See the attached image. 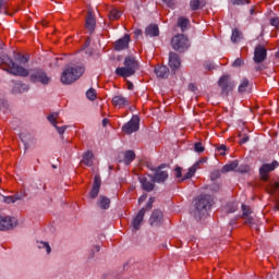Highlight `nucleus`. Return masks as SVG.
I'll use <instances>...</instances> for the list:
<instances>
[{
  "label": "nucleus",
  "instance_id": "nucleus-53",
  "mask_svg": "<svg viewBox=\"0 0 279 279\" xmlns=\"http://www.w3.org/2000/svg\"><path fill=\"white\" fill-rule=\"evenodd\" d=\"M218 151H226V145H221L218 147Z\"/></svg>",
  "mask_w": 279,
  "mask_h": 279
},
{
  "label": "nucleus",
  "instance_id": "nucleus-63",
  "mask_svg": "<svg viewBox=\"0 0 279 279\" xmlns=\"http://www.w3.org/2000/svg\"><path fill=\"white\" fill-rule=\"evenodd\" d=\"M276 208L279 210V203L276 204Z\"/></svg>",
  "mask_w": 279,
  "mask_h": 279
},
{
  "label": "nucleus",
  "instance_id": "nucleus-14",
  "mask_svg": "<svg viewBox=\"0 0 279 279\" xmlns=\"http://www.w3.org/2000/svg\"><path fill=\"white\" fill-rule=\"evenodd\" d=\"M130 47V35H124L123 38H120L114 44L116 51H123Z\"/></svg>",
  "mask_w": 279,
  "mask_h": 279
},
{
  "label": "nucleus",
  "instance_id": "nucleus-13",
  "mask_svg": "<svg viewBox=\"0 0 279 279\" xmlns=\"http://www.w3.org/2000/svg\"><path fill=\"white\" fill-rule=\"evenodd\" d=\"M112 106L119 109L128 108V106H130V100L121 95H117L112 98Z\"/></svg>",
  "mask_w": 279,
  "mask_h": 279
},
{
  "label": "nucleus",
  "instance_id": "nucleus-49",
  "mask_svg": "<svg viewBox=\"0 0 279 279\" xmlns=\"http://www.w3.org/2000/svg\"><path fill=\"white\" fill-rule=\"evenodd\" d=\"M189 90H191L192 93H196L197 90V85H195L194 83H191L189 85Z\"/></svg>",
  "mask_w": 279,
  "mask_h": 279
},
{
  "label": "nucleus",
  "instance_id": "nucleus-35",
  "mask_svg": "<svg viewBox=\"0 0 279 279\" xmlns=\"http://www.w3.org/2000/svg\"><path fill=\"white\" fill-rule=\"evenodd\" d=\"M48 121L56 126L58 124V113H51L50 116H48Z\"/></svg>",
  "mask_w": 279,
  "mask_h": 279
},
{
  "label": "nucleus",
  "instance_id": "nucleus-51",
  "mask_svg": "<svg viewBox=\"0 0 279 279\" xmlns=\"http://www.w3.org/2000/svg\"><path fill=\"white\" fill-rule=\"evenodd\" d=\"M128 89L129 90H134V84H132V82L128 81Z\"/></svg>",
  "mask_w": 279,
  "mask_h": 279
},
{
  "label": "nucleus",
  "instance_id": "nucleus-26",
  "mask_svg": "<svg viewBox=\"0 0 279 279\" xmlns=\"http://www.w3.org/2000/svg\"><path fill=\"white\" fill-rule=\"evenodd\" d=\"M191 24V21L184 16L178 19V27H180L183 32H186V28Z\"/></svg>",
  "mask_w": 279,
  "mask_h": 279
},
{
  "label": "nucleus",
  "instance_id": "nucleus-18",
  "mask_svg": "<svg viewBox=\"0 0 279 279\" xmlns=\"http://www.w3.org/2000/svg\"><path fill=\"white\" fill-rule=\"evenodd\" d=\"M252 90V85L250 84V80L247 78H242L240 81V85L238 87V93H240L241 95L245 94V93H250Z\"/></svg>",
  "mask_w": 279,
  "mask_h": 279
},
{
  "label": "nucleus",
  "instance_id": "nucleus-25",
  "mask_svg": "<svg viewBox=\"0 0 279 279\" xmlns=\"http://www.w3.org/2000/svg\"><path fill=\"white\" fill-rule=\"evenodd\" d=\"M236 167H239V161H231L222 167L221 173H230V171H234Z\"/></svg>",
  "mask_w": 279,
  "mask_h": 279
},
{
  "label": "nucleus",
  "instance_id": "nucleus-42",
  "mask_svg": "<svg viewBox=\"0 0 279 279\" xmlns=\"http://www.w3.org/2000/svg\"><path fill=\"white\" fill-rule=\"evenodd\" d=\"M244 219H245L244 223L246 226H254L255 222H254V218L253 217L248 216V217H245Z\"/></svg>",
  "mask_w": 279,
  "mask_h": 279
},
{
  "label": "nucleus",
  "instance_id": "nucleus-3",
  "mask_svg": "<svg viewBox=\"0 0 279 279\" xmlns=\"http://www.w3.org/2000/svg\"><path fill=\"white\" fill-rule=\"evenodd\" d=\"M138 71V61L134 57H125L124 66L116 69V75L119 77H132Z\"/></svg>",
  "mask_w": 279,
  "mask_h": 279
},
{
  "label": "nucleus",
  "instance_id": "nucleus-33",
  "mask_svg": "<svg viewBox=\"0 0 279 279\" xmlns=\"http://www.w3.org/2000/svg\"><path fill=\"white\" fill-rule=\"evenodd\" d=\"M86 97L89 101H95L97 99V90H95V88H89L86 93Z\"/></svg>",
  "mask_w": 279,
  "mask_h": 279
},
{
  "label": "nucleus",
  "instance_id": "nucleus-1",
  "mask_svg": "<svg viewBox=\"0 0 279 279\" xmlns=\"http://www.w3.org/2000/svg\"><path fill=\"white\" fill-rule=\"evenodd\" d=\"M0 66L3 71H8L11 75H19L20 77H27L29 70L16 64L8 54L0 57Z\"/></svg>",
  "mask_w": 279,
  "mask_h": 279
},
{
  "label": "nucleus",
  "instance_id": "nucleus-2",
  "mask_svg": "<svg viewBox=\"0 0 279 279\" xmlns=\"http://www.w3.org/2000/svg\"><path fill=\"white\" fill-rule=\"evenodd\" d=\"M210 206H213V198L210 195L202 194L194 201V217L195 219H202V217H206L208 215V210H210Z\"/></svg>",
  "mask_w": 279,
  "mask_h": 279
},
{
  "label": "nucleus",
  "instance_id": "nucleus-57",
  "mask_svg": "<svg viewBox=\"0 0 279 279\" xmlns=\"http://www.w3.org/2000/svg\"><path fill=\"white\" fill-rule=\"evenodd\" d=\"M255 12H256V9L253 7V8L250 10V14L253 15V14H255Z\"/></svg>",
  "mask_w": 279,
  "mask_h": 279
},
{
  "label": "nucleus",
  "instance_id": "nucleus-48",
  "mask_svg": "<svg viewBox=\"0 0 279 279\" xmlns=\"http://www.w3.org/2000/svg\"><path fill=\"white\" fill-rule=\"evenodd\" d=\"M151 206H154V198L150 197L147 202L146 209L151 210Z\"/></svg>",
  "mask_w": 279,
  "mask_h": 279
},
{
  "label": "nucleus",
  "instance_id": "nucleus-4",
  "mask_svg": "<svg viewBox=\"0 0 279 279\" xmlns=\"http://www.w3.org/2000/svg\"><path fill=\"white\" fill-rule=\"evenodd\" d=\"M81 75H84V66L77 65L73 68H68L61 74V82L65 85L73 84V82H77V78Z\"/></svg>",
  "mask_w": 279,
  "mask_h": 279
},
{
  "label": "nucleus",
  "instance_id": "nucleus-60",
  "mask_svg": "<svg viewBox=\"0 0 279 279\" xmlns=\"http://www.w3.org/2000/svg\"><path fill=\"white\" fill-rule=\"evenodd\" d=\"M90 45V39H87L85 43V47H88Z\"/></svg>",
  "mask_w": 279,
  "mask_h": 279
},
{
  "label": "nucleus",
  "instance_id": "nucleus-9",
  "mask_svg": "<svg viewBox=\"0 0 279 279\" xmlns=\"http://www.w3.org/2000/svg\"><path fill=\"white\" fill-rule=\"evenodd\" d=\"M278 167V161H272L271 163H264L259 168V175L264 182H267L269 180V173L274 171Z\"/></svg>",
  "mask_w": 279,
  "mask_h": 279
},
{
  "label": "nucleus",
  "instance_id": "nucleus-36",
  "mask_svg": "<svg viewBox=\"0 0 279 279\" xmlns=\"http://www.w3.org/2000/svg\"><path fill=\"white\" fill-rule=\"evenodd\" d=\"M242 218L250 217L252 215V209L248 206L242 205Z\"/></svg>",
  "mask_w": 279,
  "mask_h": 279
},
{
  "label": "nucleus",
  "instance_id": "nucleus-39",
  "mask_svg": "<svg viewBox=\"0 0 279 279\" xmlns=\"http://www.w3.org/2000/svg\"><path fill=\"white\" fill-rule=\"evenodd\" d=\"M233 5H245V3H250V0H231Z\"/></svg>",
  "mask_w": 279,
  "mask_h": 279
},
{
  "label": "nucleus",
  "instance_id": "nucleus-45",
  "mask_svg": "<svg viewBox=\"0 0 279 279\" xmlns=\"http://www.w3.org/2000/svg\"><path fill=\"white\" fill-rule=\"evenodd\" d=\"M17 60L21 62V64H26V62H29V58L25 56H21Z\"/></svg>",
  "mask_w": 279,
  "mask_h": 279
},
{
  "label": "nucleus",
  "instance_id": "nucleus-21",
  "mask_svg": "<svg viewBox=\"0 0 279 279\" xmlns=\"http://www.w3.org/2000/svg\"><path fill=\"white\" fill-rule=\"evenodd\" d=\"M95 15H93V12L89 11L85 21V27L86 29H88V32H95Z\"/></svg>",
  "mask_w": 279,
  "mask_h": 279
},
{
  "label": "nucleus",
  "instance_id": "nucleus-47",
  "mask_svg": "<svg viewBox=\"0 0 279 279\" xmlns=\"http://www.w3.org/2000/svg\"><path fill=\"white\" fill-rule=\"evenodd\" d=\"M174 175H175V178H182V168L178 167L174 170Z\"/></svg>",
  "mask_w": 279,
  "mask_h": 279
},
{
  "label": "nucleus",
  "instance_id": "nucleus-19",
  "mask_svg": "<svg viewBox=\"0 0 279 279\" xmlns=\"http://www.w3.org/2000/svg\"><path fill=\"white\" fill-rule=\"evenodd\" d=\"M140 182L142 184V189L144 191H147L148 193H150V191H154V187L156 186V184H154L153 180L149 181L145 177H140Z\"/></svg>",
  "mask_w": 279,
  "mask_h": 279
},
{
  "label": "nucleus",
  "instance_id": "nucleus-32",
  "mask_svg": "<svg viewBox=\"0 0 279 279\" xmlns=\"http://www.w3.org/2000/svg\"><path fill=\"white\" fill-rule=\"evenodd\" d=\"M119 19H121V11H119L118 9H112L109 12V20L110 21H119Z\"/></svg>",
  "mask_w": 279,
  "mask_h": 279
},
{
  "label": "nucleus",
  "instance_id": "nucleus-17",
  "mask_svg": "<svg viewBox=\"0 0 279 279\" xmlns=\"http://www.w3.org/2000/svg\"><path fill=\"white\" fill-rule=\"evenodd\" d=\"M145 218V208H142L135 218L133 219L132 226L134 230H141V225L143 223V219Z\"/></svg>",
  "mask_w": 279,
  "mask_h": 279
},
{
  "label": "nucleus",
  "instance_id": "nucleus-23",
  "mask_svg": "<svg viewBox=\"0 0 279 279\" xmlns=\"http://www.w3.org/2000/svg\"><path fill=\"white\" fill-rule=\"evenodd\" d=\"M94 158H95V156L93 155V151L88 150L83 155L81 165H85L86 167H93Z\"/></svg>",
  "mask_w": 279,
  "mask_h": 279
},
{
  "label": "nucleus",
  "instance_id": "nucleus-61",
  "mask_svg": "<svg viewBox=\"0 0 279 279\" xmlns=\"http://www.w3.org/2000/svg\"><path fill=\"white\" fill-rule=\"evenodd\" d=\"M275 189H279V182L275 183Z\"/></svg>",
  "mask_w": 279,
  "mask_h": 279
},
{
  "label": "nucleus",
  "instance_id": "nucleus-12",
  "mask_svg": "<svg viewBox=\"0 0 279 279\" xmlns=\"http://www.w3.org/2000/svg\"><path fill=\"white\" fill-rule=\"evenodd\" d=\"M167 178H169V172L162 170V166H161L155 169V175L151 177V181L160 184L162 182H166Z\"/></svg>",
  "mask_w": 279,
  "mask_h": 279
},
{
  "label": "nucleus",
  "instance_id": "nucleus-10",
  "mask_svg": "<svg viewBox=\"0 0 279 279\" xmlns=\"http://www.w3.org/2000/svg\"><path fill=\"white\" fill-rule=\"evenodd\" d=\"M253 60L256 64L265 62V60H267V48L263 45L256 46Z\"/></svg>",
  "mask_w": 279,
  "mask_h": 279
},
{
  "label": "nucleus",
  "instance_id": "nucleus-24",
  "mask_svg": "<svg viewBox=\"0 0 279 279\" xmlns=\"http://www.w3.org/2000/svg\"><path fill=\"white\" fill-rule=\"evenodd\" d=\"M145 34L146 36H150V37L159 36L160 29L158 28V25L151 24L148 27H146Z\"/></svg>",
  "mask_w": 279,
  "mask_h": 279
},
{
  "label": "nucleus",
  "instance_id": "nucleus-8",
  "mask_svg": "<svg viewBox=\"0 0 279 279\" xmlns=\"http://www.w3.org/2000/svg\"><path fill=\"white\" fill-rule=\"evenodd\" d=\"M16 218L10 216H0V230L5 232L7 230H14L16 228Z\"/></svg>",
  "mask_w": 279,
  "mask_h": 279
},
{
  "label": "nucleus",
  "instance_id": "nucleus-59",
  "mask_svg": "<svg viewBox=\"0 0 279 279\" xmlns=\"http://www.w3.org/2000/svg\"><path fill=\"white\" fill-rule=\"evenodd\" d=\"M238 171H239L240 173H245V171H247V168H245L244 170H242L241 168H239Z\"/></svg>",
  "mask_w": 279,
  "mask_h": 279
},
{
  "label": "nucleus",
  "instance_id": "nucleus-31",
  "mask_svg": "<svg viewBox=\"0 0 279 279\" xmlns=\"http://www.w3.org/2000/svg\"><path fill=\"white\" fill-rule=\"evenodd\" d=\"M243 38V34L241 32H239L238 28H234L232 31V35H231V40L233 43H241V39Z\"/></svg>",
  "mask_w": 279,
  "mask_h": 279
},
{
  "label": "nucleus",
  "instance_id": "nucleus-58",
  "mask_svg": "<svg viewBox=\"0 0 279 279\" xmlns=\"http://www.w3.org/2000/svg\"><path fill=\"white\" fill-rule=\"evenodd\" d=\"M145 199H147V196H142V197H140L138 202H140V203H141V202H145Z\"/></svg>",
  "mask_w": 279,
  "mask_h": 279
},
{
  "label": "nucleus",
  "instance_id": "nucleus-30",
  "mask_svg": "<svg viewBox=\"0 0 279 279\" xmlns=\"http://www.w3.org/2000/svg\"><path fill=\"white\" fill-rule=\"evenodd\" d=\"M136 158V154L133 150H126L124 153V162L125 165H130Z\"/></svg>",
  "mask_w": 279,
  "mask_h": 279
},
{
  "label": "nucleus",
  "instance_id": "nucleus-27",
  "mask_svg": "<svg viewBox=\"0 0 279 279\" xmlns=\"http://www.w3.org/2000/svg\"><path fill=\"white\" fill-rule=\"evenodd\" d=\"M98 206L100 208H102L104 210H108V208H110V198H108L106 196H100L99 202H98Z\"/></svg>",
  "mask_w": 279,
  "mask_h": 279
},
{
  "label": "nucleus",
  "instance_id": "nucleus-6",
  "mask_svg": "<svg viewBox=\"0 0 279 279\" xmlns=\"http://www.w3.org/2000/svg\"><path fill=\"white\" fill-rule=\"evenodd\" d=\"M140 128L141 118L133 116L132 119L122 126V132H124V134H134V132H138Z\"/></svg>",
  "mask_w": 279,
  "mask_h": 279
},
{
  "label": "nucleus",
  "instance_id": "nucleus-7",
  "mask_svg": "<svg viewBox=\"0 0 279 279\" xmlns=\"http://www.w3.org/2000/svg\"><path fill=\"white\" fill-rule=\"evenodd\" d=\"M218 85L221 88V95L227 96L228 93H232V90H234V83H233L232 78L230 77V75H223L219 80Z\"/></svg>",
  "mask_w": 279,
  "mask_h": 279
},
{
  "label": "nucleus",
  "instance_id": "nucleus-46",
  "mask_svg": "<svg viewBox=\"0 0 279 279\" xmlns=\"http://www.w3.org/2000/svg\"><path fill=\"white\" fill-rule=\"evenodd\" d=\"M54 128L57 129V132H59V134H63L64 132H66V126H58V124H56Z\"/></svg>",
  "mask_w": 279,
  "mask_h": 279
},
{
  "label": "nucleus",
  "instance_id": "nucleus-20",
  "mask_svg": "<svg viewBox=\"0 0 279 279\" xmlns=\"http://www.w3.org/2000/svg\"><path fill=\"white\" fill-rule=\"evenodd\" d=\"M155 74L157 77L165 80V77H169V68H167V65H157L155 68Z\"/></svg>",
  "mask_w": 279,
  "mask_h": 279
},
{
  "label": "nucleus",
  "instance_id": "nucleus-52",
  "mask_svg": "<svg viewBox=\"0 0 279 279\" xmlns=\"http://www.w3.org/2000/svg\"><path fill=\"white\" fill-rule=\"evenodd\" d=\"M134 34H135L136 38H138V36H143V31L136 29V31L134 32Z\"/></svg>",
  "mask_w": 279,
  "mask_h": 279
},
{
  "label": "nucleus",
  "instance_id": "nucleus-64",
  "mask_svg": "<svg viewBox=\"0 0 279 279\" xmlns=\"http://www.w3.org/2000/svg\"><path fill=\"white\" fill-rule=\"evenodd\" d=\"M241 136H243L242 134H239V137L241 138Z\"/></svg>",
  "mask_w": 279,
  "mask_h": 279
},
{
  "label": "nucleus",
  "instance_id": "nucleus-62",
  "mask_svg": "<svg viewBox=\"0 0 279 279\" xmlns=\"http://www.w3.org/2000/svg\"><path fill=\"white\" fill-rule=\"evenodd\" d=\"M3 8V0H0V10Z\"/></svg>",
  "mask_w": 279,
  "mask_h": 279
},
{
  "label": "nucleus",
  "instance_id": "nucleus-40",
  "mask_svg": "<svg viewBox=\"0 0 279 279\" xmlns=\"http://www.w3.org/2000/svg\"><path fill=\"white\" fill-rule=\"evenodd\" d=\"M270 25H272V27H276L277 29H279V17H272L270 20Z\"/></svg>",
  "mask_w": 279,
  "mask_h": 279
},
{
  "label": "nucleus",
  "instance_id": "nucleus-38",
  "mask_svg": "<svg viewBox=\"0 0 279 279\" xmlns=\"http://www.w3.org/2000/svg\"><path fill=\"white\" fill-rule=\"evenodd\" d=\"M194 151H196L197 154L204 153V146L202 145V143H199V142L195 143Z\"/></svg>",
  "mask_w": 279,
  "mask_h": 279
},
{
  "label": "nucleus",
  "instance_id": "nucleus-50",
  "mask_svg": "<svg viewBox=\"0 0 279 279\" xmlns=\"http://www.w3.org/2000/svg\"><path fill=\"white\" fill-rule=\"evenodd\" d=\"M247 141H250V135H244L242 137V141H240V145H245V143H247Z\"/></svg>",
  "mask_w": 279,
  "mask_h": 279
},
{
  "label": "nucleus",
  "instance_id": "nucleus-37",
  "mask_svg": "<svg viewBox=\"0 0 279 279\" xmlns=\"http://www.w3.org/2000/svg\"><path fill=\"white\" fill-rule=\"evenodd\" d=\"M39 248H46L47 254H51V246L47 242H40Z\"/></svg>",
  "mask_w": 279,
  "mask_h": 279
},
{
  "label": "nucleus",
  "instance_id": "nucleus-22",
  "mask_svg": "<svg viewBox=\"0 0 279 279\" xmlns=\"http://www.w3.org/2000/svg\"><path fill=\"white\" fill-rule=\"evenodd\" d=\"M162 221V211L154 210L150 216V226H158Z\"/></svg>",
  "mask_w": 279,
  "mask_h": 279
},
{
  "label": "nucleus",
  "instance_id": "nucleus-43",
  "mask_svg": "<svg viewBox=\"0 0 279 279\" xmlns=\"http://www.w3.org/2000/svg\"><path fill=\"white\" fill-rule=\"evenodd\" d=\"M243 65V59L238 58L233 61L232 66H242Z\"/></svg>",
  "mask_w": 279,
  "mask_h": 279
},
{
  "label": "nucleus",
  "instance_id": "nucleus-34",
  "mask_svg": "<svg viewBox=\"0 0 279 279\" xmlns=\"http://www.w3.org/2000/svg\"><path fill=\"white\" fill-rule=\"evenodd\" d=\"M17 199H21L19 196H4L3 202L4 204H14V202H17Z\"/></svg>",
  "mask_w": 279,
  "mask_h": 279
},
{
  "label": "nucleus",
  "instance_id": "nucleus-56",
  "mask_svg": "<svg viewBox=\"0 0 279 279\" xmlns=\"http://www.w3.org/2000/svg\"><path fill=\"white\" fill-rule=\"evenodd\" d=\"M24 88V90H27V85L23 84V85H17V88Z\"/></svg>",
  "mask_w": 279,
  "mask_h": 279
},
{
  "label": "nucleus",
  "instance_id": "nucleus-16",
  "mask_svg": "<svg viewBox=\"0 0 279 279\" xmlns=\"http://www.w3.org/2000/svg\"><path fill=\"white\" fill-rule=\"evenodd\" d=\"M99 189H101V178L99 175H96L94 178L93 187L89 193V197H92V199H95V197L99 195Z\"/></svg>",
  "mask_w": 279,
  "mask_h": 279
},
{
  "label": "nucleus",
  "instance_id": "nucleus-54",
  "mask_svg": "<svg viewBox=\"0 0 279 279\" xmlns=\"http://www.w3.org/2000/svg\"><path fill=\"white\" fill-rule=\"evenodd\" d=\"M106 125H108V119L105 118V119L102 120V128H106Z\"/></svg>",
  "mask_w": 279,
  "mask_h": 279
},
{
  "label": "nucleus",
  "instance_id": "nucleus-5",
  "mask_svg": "<svg viewBox=\"0 0 279 279\" xmlns=\"http://www.w3.org/2000/svg\"><path fill=\"white\" fill-rule=\"evenodd\" d=\"M171 45L174 51H186V49H189V38L182 34H179L172 38Z\"/></svg>",
  "mask_w": 279,
  "mask_h": 279
},
{
  "label": "nucleus",
  "instance_id": "nucleus-28",
  "mask_svg": "<svg viewBox=\"0 0 279 279\" xmlns=\"http://www.w3.org/2000/svg\"><path fill=\"white\" fill-rule=\"evenodd\" d=\"M197 166L193 165L191 168H189L187 173H185L181 181L184 182V180H191V178H193V175H195L197 172Z\"/></svg>",
  "mask_w": 279,
  "mask_h": 279
},
{
  "label": "nucleus",
  "instance_id": "nucleus-29",
  "mask_svg": "<svg viewBox=\"0 0 279 279\" xmlns=\"http://www.w3.org/2000/svg\"><path fill=\"white\" fill-rule=\"evenodd\" d=\"M190 8L193 11L199 10L201 8H204V0H191L190 1Z\"/></svg>",
  "mask_w": 279,
  "mask_h": 279
},
{
  "label": "nucleus",
  "instance_id": "nucleus-11",
  "mask_svg": "<svg viewBox=\"0 0 279 279\" xmlns=\"http://www.w3.org/2000/svg\"><path fill=\"white\" fill-rule=\"evenodd\" d=\"M31 81L40 82L41 84H49V82H51V78L47 76V73H45V71L35 70V72L31 74Z\"/></svg>",
  "mask_w": 279,
  "mask_h": 279
},
{
  "label": "nucleus",
  "instance_id": "nucleus-41",
  "mask_svg": "<svg viewBox=\"0 0 279 279\" xmlns=\"http://www.w3.org/2000/svg\"><path fill=\"white\" fill-rule=\"evenodd\" d=\"M211 180H217V178H221V171H219V170H214L213 172H211Z\"/></svg>",
  "mask_w": 279,
  "mask_h": 279
},
{
  "label": "nucleus",
  "instance_id": "nucleus-15",
  "mask_svg": "<svg viewBox=\"0 0 279 279\" xmlns=\"http://www.w3.org/2000/svg\"><path fill=\"white\" fill-rule=\"evenodd\" d=\"M180 56H178V53L175 52H170L169 53V66L172 71H178V69H180Z\"/></svg>",
  "mask_w": 279,
  "mask_h": 279
},
{
  "label": "nucleus",
  "instance_id": "nucleus-55",
  "mask_svg": "<svg viewBox=\"0 0 279 279\" xmlns=\"http://www.w3.org/2000/svg\"><path fill=\"white\" fill-rule=\"evenodd\" d=\"M101 247L99 245L94 246V252H100Z\"/></svg>",
  "mask_w": 279,
  "mask_h": 279
},
{
  "label": "nucleus",
  "instance_id": "nucleus-44",
  "mask_svg": "<svg viewBox=\"0 0 279 279\" xmlns=\"http://www.w3.org/2000/svg\"><path fill=\"white\" fill-rule=\"evenodd\" d=\"M206 163V158H201L198 161L194 163V167L198 168L202 167V165Z\"/></svg>",
  "mask_w": 279,
  "mask_h": 279
}]
</instances>
